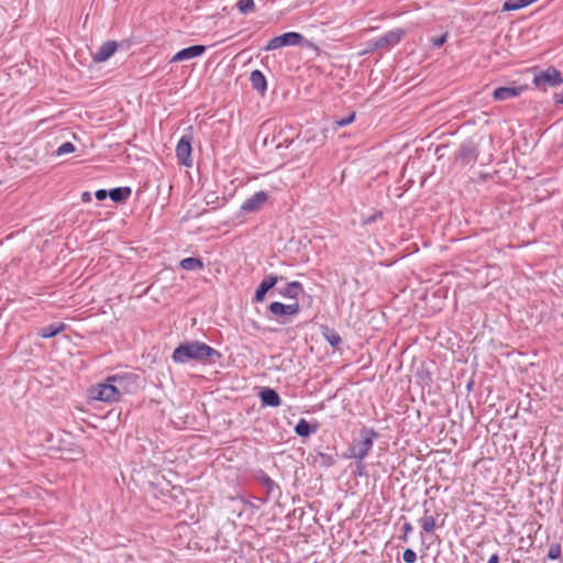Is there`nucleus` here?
I'll return each instance as SVG.
<instances>
[{
  "label": "nucleus",
  "instance_id": "nucleus-1",
  "mask_svg": "<svg viewBox=\"0 0 563 563\" xmlns=\"http://www.w3.org/2000/svg\"><path fill=\"white\" fill-rule=\"evenodd\" d=\"M221 354L212 346L200 342L189 341L177 346L172 355L175 363L185 364L189 361L214 363Z\"/></svg>",
  "mask_w": 563,
  "mask_h": 563
},
{
  "label": "nucleus",
  "instance_id": "nucleus-6",
  "mask_svg": "<svg viewBox=\"0 0 563 563\" xmlns=\"http://www.w3.org/2000/svg\"><path fill=\"white\" fill-rule=\"evenodd\" d=\"M92 398L106 402H113L118 401L120 399L119 391L110 383V380L107 378V380L102 384H99L96 386L91 391Z\"/></svg>",
  "mask_w": 563,
  "mask_h": 563
},
{
  "label": "nucleus",
  "instance_id": "nucleus-18",
  "mask_svg": "<svg viewBox=\"0 0 563 563\" xmlns=\"http://www.w3.org/2000/svg\"><path fill=\"white\" fill-rule=\"evenodd\" d=\"M66 329V324L63 322L52 323L46 327H43L38 331V335L44 339L53 338Z\"/></svg>",
  "mask_w": 563,
  "mask_h": 563
},
{
  "label": "nucleus",
  "instance_id": "nucleus-9",
  "mask_svg": "<svg viewBox=\"0 0 563 563\" xmlns=\"http://www.w3.org/2000/svg\"><path fill=\"white\" fill-rule=\"evenodd\" d=\"M108 379L110 380V383L112 385H114V387L119 391L120 398L123 394L130 393L131 391L130 387L132 385H134V383H135L134 376L131 374L113 375V376L108 377Z\"/></svg>",
  "mask_w": 563,
  "mask_h": 563
},
{
  "label": "nucleus",
  "instance_id": "nucleus-34",
  "mask_svg": "<svg viewBox=\"0 0 563 563\" xmlns=\"http://www.w3.org/2000/svg\"><path fill=\"white\" fill-rule=\"evenodd\" d=\"M553 100L556 104H563V89L560 92L554 93Z\"/></svg>",
  "mask_w": 563,
  "mask_h": 563
},
{
  "label": "nucleus",
  "instance_id": "nucleus-25",
  "mask_svg": "<svg viewBox=\"0 0 563 563\" xmlns=\"http://www.w3.org/2000/svg\"><path fill=\"white\" fill-rule=\"evenodd\" d=\"M562 556V548L560 543H552L548 550V558L559 560Z\"/></svg>",
  "mask_w": 563,
  "mask_h": 563
},
{
  "label": "nucleus",
  "instance_id": "nucleus-19",
  "mask_svg": "<svg viewBox=\"0 0 563 563\" xmlns=\"http://www.w3.org/2000/svg\"><path fill=\"white\" fill-rule=\"evenodd\" d=\"M427 501L423 504L424 506V516L419 520L422 531L426 533H431L435 529L437 520L432 515H428L429 509L427 508Z\"/></svg>",
  "mask_w": 563,
  "mask_h": 563
},
{
  "label": "nucleus",
  "instance_id": "nucleus-8",
  "mask_svg": "<svg viewBox=\"0 0 563 563\" xmlns=\"http://www.w3.org/2000/svg\"><path fill=\"white\" fill-rule=\"evenodd\" d=\"M268 199L265 191H257L247 198L241 206V210L245 213L258 211Z\"/></svg>",
  "mask_w": 563,
  "mask_h": 563
},
{
  "label": "nucleus",
  "instance_id": "nucleus-13",
  "mask_svg": "<svg viewBox=\"0 0 563 563\" xmlns=\"http://www.w3.org/2000/svg\"><path fill=\"white\" fill-rule=\"evenodd\" d=\"M118 43L115 41H107L101 44L98 51L93 55L96 63H103L108 60L117 51Z\"/></svg>",
  "mask_w": 563,
  "mask_h": 563
},
{
  "label": "nucleus",
  "instance_id": "nucleus-32",
  "mask_svg": "<svg viewBox=\"0 0 563 563\" xmlns=\"http://www.w3.org/2000/svg\"><path fill=\"white\" fill-rule=\"evenodd\" d=\"M446 37H448V33H444L439 37L431 38V43L434 47H440L445 43Z\"/></svg>",
  "mask_w": 563,
  "mask_h": 563
},
{
  "label": "nucleus",
  "instance_id": "nucleus-26",
  "mask_svg": "<svg viewBox=\"0 0 563 563\" xmlns=\"http://www.w3.org/2000/svg\"><path fill=\"white\" fill-rule=\"evenodd\" d=\"M75 152V145L71 142H64L57 150L58 156Z\"/></svg>",
  "mask_w": 563,
  "mask_h": 563
},
{
  "label": "nucleus",
  "instance_id": "nucleus-29",
  "mask_svg": "<svg viewBox=\"0 0 563 563\" xmlns=\"http://www.w3.org/2000/svg\"><path fill=\"white\" fill-rule=\"evenodd\" d=\"M402 559L406 563H415L417 561V554L412 549H406L402 553Z\"/></svg>",
  "mask_w": 563,
  "mask_h": 563
},
{
  "label": "nucleus",
  "instance_id": "nucleus-16",
  "mask_svg": "<svg viewBox=\"0 0 563 563\" xmlns=\"http://www.w3.org/2000/svg\"><path fill=\"white\" fill-rule=\"evenodd\" d=\"M250 81L254 90L258 91L261 95H264L266 92L267 81L264 74L261 70L255 69L251 71Z\"/></svg>",
  "mask_w": 563,
  "mask_h": 563
},
{
  "label": "nucleus",
  "instance_id": "nucleus-7",
  "mask_svg": "<svg viewBox=\"0 0 563 563\" xmlns=\"http://www.w3.org/2000/svg\"><path fill=\"white\" fill-rule=\"evenodd\" d=\"M191 151V137L184 135L176 146V156L181 165L187 167L192 165Z\"/></svg>",
  "mask_w": 563,
  "mask_h": 563
},
{
  "label": "nucleus",
  "instance_id": "nucleus-24",
  "mask_svg": "<svg viewBox=\"0 0 563 563\" xmlns=\"http://www.w3.org/2000/svg\"><path fill=\"white\" fill-rule=\"evenodd\" d=\"M236 9L241 14H249L255 10V2L254 0H239Z\"/></svg>",
  "mask_w": 563,
  "mask_h": 563
},
{
  "label": "nucleus",
  "instance_id": "nucleus-36",
  "mask_svg": "<svg viewBox=\"0 0 563 563\" xmlns=\"http://www.w3.org/2000/svg\"><path fill=\"white\" fill-rule=\"evenodd\" d=\"M487 563H499V556L497 553H494L493 555H490V558L488 559V562Z\"/></svg>",
  "mask_w": 563,
  "mask_h": 563
},
{
  "label": "nucleus",
  "instance_id": "nucleus-37",
  "mask_svg": "<svg viewBox=\"0 0 563 563\" xmlns=\"http://www.w3.org/2000/svg\"><path fill=\"white\" fill-rule=\"evenodd\" d=\"M246 505L251 506L252 508H255V509H258L260 508V505H256L252 501H244Z\"/></svg>",
  "mask_w": 563,
  "mask_h": 563
},
{
  "label": "nucleus",
  "instance_id": "nucleus-38",
  "mask_svg": "<svg viewBox=\"0 0 563 563\" xmlns=\"http://www.w3.org/2000/svg\"><path fill=\"white\" fill-rule=\"evenodd\" d=\"M89 199H90L89 192H84L82 200H89Z\"/></svg>",
  "mask_w": 563,
  "mask_h": 563
},
{
  "label": "nucleus",
  "instance_id": "nucleus-31",
  "mask_svg": "<svg viewBox=\"0 0 563 563\" xmlns=\"http://www.w3.org/2000/svg\"><path fill=\"white\" fill-rule=\"evenodd\" d=\"M354 119H355V114H354V113H352V114H350V115H347V117H345V118H343V119H341V120H336V121H335V124H336L338 126H346V125H349L350 123H352V122L354 121Z\"/></svg>",
  "mask_w": 563,
  "mask_h": 563
},
{
  "label": "nucleus",
  "instance_id": "nucleus-21",
  "mask_svg": "<svg viewBox=\"0 0 563 563\" xmlns=\"http://www.w3.org/2000/svg\"><path fill=\"white\" fill-rule=\"evenodd\" d=\"M180 267L185 271L195 272L203 268V263L197 257H186L180 261Z\"/></svg>",
  "mask_w": 563,
  "mask_h": 563
},
{
  "label": "nucleus",
  "instance_id": "nucleus-17",
  "mask_svg": "<svg viewBox=\"0 0 563 563\" xmlns=\"http://www.w3.org/2000/svg\"><path fill=\"white\" fill-rule=\"evenodd\" d=\"M278 292L285 298L297 299L303 294V287L299 282H290L284 288H280Z\"/></svg>",
  "mask_w": 563,
  "mask_h": 563
},
{
  "label": "nucleus",
  "instance_id": "nucleus-10",
  "mask_svg": "<svg viewBox=\"0 0 563 563\" xmlns=\"http://www.w3.org/2000/svg\"><path fill=\"white\" fill-rule=\"evenodd\" d=\"M206 52V46L203 45H192L177 52L170 59V63H178L184 60H189L202 55Z\"/></svg>",
  "mask_w": 563,
  "mask_h": 563
},
{
  "label": "nucleus",
  "instance_id": "nucleus-22",
  "mask_svg": "<svg viewBox=\"0 0 563 563\" xmlns=\"http://www.w3.org/2000/svg\"><path fill=\"white\" fill-rule=\"evenodd\" d=\"M318 426L313 428L310 427L309 422L306 419H300L295 427V432L299 437H309L311 433L317 432Z\"/></svg>",
  "mask_w": 563,
  "mask_h": 563
},
{
  "label": "nucleus",
  "instance_id": "nucleus-3",
  "mask_svg": "<svg viewBox=\"0 0 563 563\" xmlns=\"http://www.w3.org/2000/svg\"><path fill=\"white\" fill-rule=\"evenodd\" d=\"M533 85L540 90H547L548 87H559L563 84L562 73L553 66L544 70L537 71L532 80Z\"/></svg>",
  "mask_w": 563,
  "mask_h": 563
},
{
  "label": "nucleus",
  "instance_id": "nucleus-11",
  "mask_svg": "<svg viewBox=\"0 0 563 563\" xmlns=\"http://www.w3.org/2000/svg\"><path fill=\"white\" fill-rule=\"evenodd\" d=\"M268 310L275 317H283L288 314H297L300 310L298 302L285 305L279 301H274L269 305Z\"/></svg>",
  "mask_w": 563,
  "mask_h": 563
},
{
  "label": "nucleus",
  "instance_id": "nucleus-12",
  "mask_svg": "<svg viewBox=\"0 0 563 563\" xmlns=\"http://www.w3.org/2000/svg\"><path fill=\"white\" fill-rule=\"evenodd\" d=\"M278 277L275 275H269L265 277L256 288L255 295H254V301L262 302L266 296V294L275 287V285L278 282Z\"/></svg>",
  "mask_w": 563,
  "mask_h": 563
},
{
  "label": "nucleus",
  "instance_id": "nucleus-27",
  "mask_svg": "<svg viewBox=\"0 0 563 563\" xmlns=\"http://www.w3.org/2000/svg\"><path fill=\"white\" fill-rule=\"evenodd\" d=\"M261 482L266 487L267 494H273L274 489L278 488L276 483L267 475H263Z\"/></svg>",
  "mask_w": 563,
  "mask_h": 563
},
{
  "label": "nucleus",
  "instance_id": "nucleus-2",
  "mask_svg": "<svg viewBox=\"0 0 563 563\" xmlns=\"http://www.w3.org/2000/svg\"><path fill=\"white\" fill-rule=\"evenodd\" d=\"M378 438V433L372 428H364L361 431V439L355 440L349 446V457L358 461L364 460L372 450L374 441Z\"/></svg>",
  "mask_w": 563,
  "mask_h": 563
},
{
  "label": "nucleus",
  "instance_id": "nucleus-4",
  "mask_svg": "<svg viewBox=\"0 0 563 563\" xmlns=\"http://www.w3.org/2000/svg\"><path fill=\"white\" fill-rule=\"evenodd\" d=\"M404 34H405V32L400 29L388 31L378 37L372 38L368 42V47L371 49L393 47L400 42Z\"/></svg>",
  "mask_w": 563,
  "mask_h": 563
},
{
  "label": "nucleus",
  "instance_id": "nucleus-30",
  "mask_svg": "<svg viewBox=\"0 0 563 563\" xmlns=\"http://www.w3.org/2000/svg\"><path fill=\"white\" fill-rule=\"evenodd\" d=\"M413 528H412V525L410 522H405L404 526H402V531H404V534L401 536V540L404 542H408V539H409V534L412 532Z\"/></svg>",
  "mask_w": 563,
  "mask_h": 563
},
{
  "label": "nucleus",
  "instance_id": "nucleus-14",
  "mask_svg": "<svg viewBox=\"0 0 563 563\" xmlns=\"http://www.w3.org/2000/svg\"><path fill=\"white\" fill-rule=\"evenodd\" d=\"M258 396L263 406L278 407L282 402L278 393L269 387H263Z\"/></svg>",
  "mask_w": 563,
  "mask_h": 563
},
{
  "label": "nucleus",
  "instance_id": "nucleus-33",
  "mask_svg": "<svg viewBox=\"0 0 563 563\" xmlns=\"http://www.w3.org/2000/svg\"><path fill=\"white\" fill-rule=\"evenodd\" d=\"M461 155L463 157H472L473 158V148L471 147H467V146H463L462 150H461Z\"/></svg>",
  "mask_w": 563,
  "mask_h": 563
},
{
  "label": "nucleus",
  "instance_id": "nucleus-28",
  "mask_svg": "<svg viewBox=\"0 0 563 563\" xmlns=\"http://www.w3.org/2000/svg\"><path fill=\"white\" fill-rule=\"evenodd\" d=\"M325 339L329 342L331 346H338L341 343V336L335 332L331 331L330 333L325 334Z\"/></svg>",
  "mask_w": 563,
  "mask_h": 563
},
{
  "label": "nucleus",
  "instance_id": "nucleus-5",
  "mask_svg": "<svg viewBox=\"0 0 563 563\" xmlns=\"http://www.w3.org/2000/svg\"><path fill=\"white\" fill-rule=\"evenodd\" d=\"M303 36L297 32H287L268 41L265 51H275L285 46H296L301 43Z\"/></svg>",
  "mask_w": 563,
  "mask_h": 563
},
{
  "label": "nucleus",
  "instance_id": "nucleus-23",
  "mask_svg": "<svg viewBox=\"0 0 563 563\" xmlns=\"http://www.w3.org/2000/svg\"><path fill=\"white\" fill-rule=\"evenodd\" d=\"M536 0H507L503 5V11H514L525 8Z\"/></svg>",
  "mask_w": 563,
  "mask_h": 563
},
{
  "label": "nucleus",
  "instance_id": "nucleus-35",
  "mask_svg": "<svg viewBox=\"0 0 563 563\" xmlns=\"http://www.w3.org/2000/svg\"><path fill=\"white\" fill-rule=\"evenodd\" d=\"M107 196H109V192L104 189H99L96 191V198L98 200H103V199H106Z\"/></svg>",
  "mask_w": 563,
  "mask_h": 563
},
{
  "label": "nucleus",
  "instance_id": "nucleus-20",
  "mask_svg": "<svg viewBox=\"0 0 563 563\" xmlns=\"http://www.w3.org/2000/svg\"><path fill=\"white\" fill-rule=\"evenodd\" d=\"M130 187H118L109 191V197L114 202H123L131 196Z\"/></svg>",
  "mask_w": 563,
  "mask_h": 563
},
{
  "label": "nucleus",
  "instance_id": "nucleus-15",
  "mask_svg": "<svg viewBox=\"0 0 563 563\" xmlns=\"http://www.w3.org/2000/svg\"><path fill=\"white\" fill-rule=\"evenodd\" d=\"M523 91L522 87H498L494 90L495 100L505 101L518 97Z\"/></svg>",
  "mask_w": 563,
  "mask_h": 563
}]
</instances>
